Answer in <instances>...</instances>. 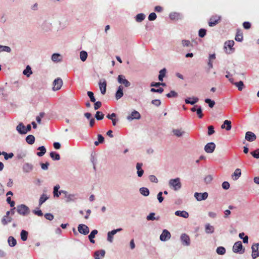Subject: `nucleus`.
I'll list each match as a JSON object with an SVG mask.
<instances>
[{"instance_id": "nucleus-1", "label": "nucleus", "mask_w": 259, "mask_h": 259, "mask_svg": "<svg viewBox=\"0 0 259 259\" xmlns=\"http://www.w3.org/2000/svg\"><path fill=\"white\" fill-rule=\"evenodd\" d=\"M169 185L170 187H172L175 191L179 190L181 188L180 179L177 178L170 180L169 181Z\"/></svg>"}, {"instance_id": "nucleus-2", "label": "nucleus", "mask_w": 259, "mask_h": 259, "mask_svg": "<svg viewBox=\"0 0 259 259\" xmlns=\"http://www.w3.org/2000/svg\"><path fill=\"white\" fill-rule=\"evenodd\" d=\"M18 213L22 215H26L30 212V210L28 207L24 204H21L17 206Z\"/></svg>"}, {"instance_id": "nucleus-3", "label": "nucleus", "mask_w": 259, "mask_h": 259, "mask_svg": "<svg viewBox=\"0 0 259 259\" xmlns=\"http://www.w3.org/2000/svg\"><path fill=\"white\" fill-rule=\"evenodd\" d=\"M233 251L235 253H243L244 252V249L243 248L242 244L241 241L235 243L233 246Z\"/></svg>"}, {"instance_id": "nucleus-4", "label": "nucleus", "mask_w": 259, "mask_h": 259, "mask_svg": "<svg viewBox=\"0 0 259 259\" xmlns=\"http://www.w3.org/2000/svg\"><path fill=\"white\" fill-rule=\"evenodd\" d=\"M234 45V41L233 40H228L225 42L224 44V49L226 50V52L228 54H230L234 51L233 48Z\"/></svg>"}, {"instance_id": "nucleus-5", "label": "nucleus", "mask_w": 259, "mask_h": 259, "mask_svg": "<svg viewBox=\"0 0 259 259\" xmlns=\"http://www.w3.org/2000/svg\"><path fill=\"white\" fill-rule=\"evenodd\" d=\"M221 21V17L218 15L212 16L209 19L208 25L213 27L217 25Z\"/></svg>"}, {"instance_id": "nucleus-6", "label": "nucleus", "mask_w": 259, "mask_h": 259, "mask_svg": "<svg viewBox=\"0 0 259 259\" xmlns=\"http://www.w3.org/2000/svg\"><path fill=\"white\" fill-rule=\"evenodd\" d=\"M63 85V81L62 79L60 77H58L55 79L53 82V90L54 91H58L59 90Z\"/></svg>"}, {"instance_id": "nucleus-7", "label": "nucleus", "mask_w": 259, "mask_h": 259, "mask_svg": "<svg viewBox=\"0 0 259 259\" xmlns=\"http://www.w3.org/2000/svg\"><path fill=\"white\" fill-rule=\"evenodd\" d=\"M118 82L123 84L125 87H129L131 85V83L125 78V76L123 75H119L117 78Z\"/></svg>"}, {"instance_id": "nucleus-8", "label": "nucleus", "mask_w": 259, "mask_h": 259, "mask_svg": "<svg viewBox=\"0 0 259 259\" xmlns=\"http://www.w3.org/2000/svg\"><path fill=\"white\" fill-rule=\"evenodd\" d=\"M215 148V145L213 142L207 143L204 147V150L208 153H212Z\"/></svg>"}, {"instance_id": "nucleus-9", "label": "nucleus", "mask_w": 259, "mask_h": 259, "mask_svg": "<svg viewBox=\"0 0 259 259\" xmlns=\"http://www.w3.org/2000/svg\"><path fill=\"white\" fill-rule=\"evenodd\" d=\"M258 243H255L252 245V257L253 259L256 258L259 256L258 249Z\"/></svg>"}, {"instance_id": "nucleus-10", "label": "nucleus", "mask_w": 259, "mask_h": 259, "mask_svg": "<svg viewBox=\"0 0 259 259\" xmlns=\"http://www.w3.org/2000/svg\"><path fill=\"white\" fill-rule=\"evenodd\" d=\"M78 230L80 233L84 235L88 234L90 231L89 227L83 224L79 225L78 227Z\"/></svg>"}, {"instance_id": "nucleus-11", "label": "nucleus", "mask_w": 259, "mask_h": 259, "mask_svg": "<svg viewBox=\"0 0 259 259\" xmlns=\"http://www.w3.org/2000/svg\"><path fill=\"white\" fill-rule=\"evenodd\" d=\"M194 196L198 201H201L205 200L208 197V194L207 192L202 193L196 192L194 194Z\"/></svg>"}, {"instance_id": "nucleus-12", "label": "nucleus", "mask_w": 259, "mask_h": 259, "mask_svg": "<svg viewBox=\"0 0 259 259\" xmlns=\"http://www.w3.org/2000/svg\"><path fill=\"white\" fill-rule=\"evenodd\" d=\"M141 118L140 114L137 111L134 110L130 115L127 117L128 120H132L134 119H139Z\"/></svg>"}, {"instance_id": "nucleus-13", "label": "nucleus", "mask_w": 259, "mask_h": 259, "mask_svg": "<svg viewBox=\"0 0 259 259\" xmlns=\"http://www.w3.org/2000/svg\"><path fill=\"white\" fill-rule=\"evenodd\" d=\"M170 237V233L167 230H164L160 236V239L162 241H165L169 239Z\"/></svg>"}, {"instance_id": "nucleus-14", "label": "nucleus", "mask_w": 259, "mask_h": 259, "mask_svg": "<svg viewBox=\"0 0 259 259\" xmlns=\"http://www.w3.org/2000/svg\"><path fill=\"white\" fill-rule=\"evenodd\" d=\"M181 240L182 244L185 246H188L190 244V240L188 235L183 234L181 236Z\"/></svg>"}, {"instance_id": "nucleus-15", "label": "nucleus", "mask_w": 259, "mask_h": 259, "mask_svg": "<svg viewBox=\"0 0 259 259\" xmlns=\"http://www.w3.org/2000/svg\"><path fill=\"white\" fill-rule=\"evenodd\" d=\"M245 139L249 142H252L255 140L256 137L255 135L251 132H247L245 134Z\"/></svg>"}, {"instance_id": "nucleus-16", "label": "nucleus", "mask_w": 259, "mask_h": 259, "mask_svg": "<svg viewBox=\"0 0 259 259\" xmlns=\"http://www.w3.org/2000/svg\"><path fill=\"white\" fill-rule=\"evenodd\" d=\"M16 130L20 134H25L27 131L25 130V126L22 123H20L16 127Z\"/></svg>"}, {"instance_id": "nucleus-17", "label": "nucleus", "mask_w": 259, "mask_h": 259, "mask_svg": "<svg viewBox=\"0 0 259 259\" xmlns=\"http://www.w3.org/2000/svg\"><path fill=\"white\" fill-rule=\"evenodd\" d=\"M221 128H225L227 131H230L231 129V122L228 120H225L223 124L221 125Z\"/></svg>"}, {"instance_id": "nucleus-18", "label": "nucleus", "mask_w": 259, "mask_h": 259, "mask_svg": "<svg viewBox=\"0 0 259 259\" xmlns=\"http://www.w3.org/2000/svg\"><path fill=\"white\" fill-rule=\"evenodd\" d=\"M241 175V171L239 168H237L232 175V178L233 180H237Z\"/></svg>"}, {"instance_id": "nucleus-19", "label": "nucleus", "mask_w": 259, "mask_h": 259, "mask_svg": "<svg viewBox=\"0 0 259 259\" xmlns=\"http://www.w3.org/2000/svg\"><path fill=\"white\" fill-rule=\"evenodd\" d=\"M123 95V87L122 85H119L115 94L116 99L118 100L120 99Z\"/></svg>"}, {"instance_id": "nucleus-20", "label": "nucleus", "mask_w": 259, "mask_h": 259, "mask_svg": "<svg viewBox=\"0 0 259 259\" xmlns=\"http://www.w3.org/2000/svg\"><path fill=\"white\" fill-rule=\"evenodd\" d=\"M175 214L177 216L181 217L186 219L189 217V213L185 210H177L175 212Z\"/></svg>"}, {"instance_id": "nucleus-21", "label": "nucleus", "mask_w": 259, "mask_h": 259, "mask_svg": "<svg viewBox=\"0 0 259 259\" xmlns=\"http://www.w3.org/2000/svg\"><path fill=\"white\" fill-rule=\"evenodd\" d=\"M143 164L142 163H137L136 164V168L137 169V174L138 177H141L143 176L144 170L142 169Z\"/></svg>"}, {"instance_id": "nucleus-22", "label": "nucleus", "mask_w": 259, "mask_h": 259, "mask_svg": "<svg viewBox=\"0 0 259 259\" xmlns=\"http://www.w3.org/2000/svg\"><path fill=\"white\" fill-rule=\"evenodd\" d=\"M243 33L240 29H238L235 36V40L237 41H242L243 40Z\"/></svg>"}, {"instance_id": "nucleus-23", "label": "nucleus", "mask_w": 259, "mask_h": 259, "mask_svg": "<svg viewBox=\"0 0 259 259\" xmlns=\"http://www.w3.org/2000/svg\"><path fill=\"white\" fill-rule=\"evenodd\" d=\"M105 254V251L104 250H100L95 252V259H100L104 257Z\"/></svg>"}, {"instance_id": "nucleus-24", "label": "nucleus", "mask_w": 259, "mask_h": 259, "mask_svg": "<svg viewBox=\"0 0 259 259\" xmlns=\"http://www.w3.org/2000/svg\"><path fill=\"white\" fill-rule=\"evenodd\" d=\"M199 99L197 97H193L192 98H189L185 99V103L186 104H190L194 105L198 101Z\"/></svg>"}, {"instance_id": "nucleus-25", "label": "nucleus", "mask_w": 259, "mask_h": 259, "mask_svg": "<svg viewBox=\"0 0 259 259\" xmlns=\"http://www.w3.org/2000/svg\"><path fill=\"white\" fill-rule=\"evenodd\" d=\"M100 89L101 93L103 95H104L106 91V80H104L103 82H100L99 83Z\"/></svg>"}, {"instance_id": "nucleus-26", "label": "nucleus", "mask_w": 259, "mask_h": 259, "mask_svg": "<svg viewBox=\"0 0 259 259\" xmlns=\"http://www.w3.org/2000/svg\"><path fill=\"white\" fill-rule=\"evenodd\" d=\"M23 169L24 172H29L33 169V165L31 164L26 163L24 164Z\"/></svg>"}, {"instance_id": "nucleus-27", "label": "nucleus", "mask_w": 259, "mask_h": 259, "mask_svg": "<svg viewBox=\"0 0 259 259\" xmlns=\"http://www.w3.org/2000/svg\"><path fill=\"white\" fill-rule=\"evenodd\" d=\"M97 233H98V231L97 230H94L91 232V233L89 235V238L91 243H95V240H94V238H95V235L96 234H97Z\"/></svg>"}, {"instance_id": "nucleus-28", "label": "nucleus", "mask_w": 259, "mask_h": 259, "mask_svg": "<svg viewBox=\"0 0 259 259\" xmlns=\"http://www.w3.org/2000/svg\"><path fill=\"white\" fill-rule=\"evenodd\" d=\"M60 186L59 185H57L54 187L53 194L55 197H58L59 195L61 194V193L63 192V191L58 192V190Z\"/></svg>"}, {"instance_id": "nucleus-29", "label": "nucleus", "mask_w": 259, "mask_h": 259, "mask_svg": "<svg viewBox=\"0 0 259 259\" xmlns=\"http://www.w3.org/2000/svg\"><path fill=\"white\" fill-rule=\"evenodd\" d=\"M35 138L33 135H28L26 138V142L29 144H33L34 143Z\"/></svg>"}, {"instance_id": "nucleus-30", "label": "nucleus", "mask_w": 259, "mask_h": 259, "mask_svg": "<svg viewBox=\"0 0 259 259\" xmlns=\"http://www.w3.org/2000/svg\"><path fill=\"white\" fill-rule=\"evenodd\" d=\"M8 243L10 246L13 247L16 245V240L12 236H10L8 238Z\"/></svg>"}, {"instance_id": "nucleus-31", "label": "nucleus", "mask_w": 259, "mask_h": 259, "mask_svg": "<svg viewBox=\"0 0 259 259\" xmlns=\"http://www.w3.org/2000/svg\"><path fill=\"white\" fill-rule=\"evenodd\" d=\"M205 232L206 233H212L214 232V228L213 226H210L209 224L205 225Z\"/></svg>"}, {"instance_id": "nucleus-32", "label": "nucleus", "mask_w": 259, "mask_h": 259, "mask_svg": "<svg viewBox=\"0 0 259 259\" xmlns=\"http://www.w3.org/2000/svg\"><path fill=\"white\" fill-rule=\"evenodd\" d=\"M12 221V218L10 217L9 216H4L2 220V223L3 225H6L8 223L11 222Z\"/></svg>"}, {"instance_id": "nucleus-33", "label": "nucleus", "mask_w": 259, "mask_h": 259, "mask_svg": "<svg viewBox=\"0 0 259 259\" xmlns=\"http://www.w3.org/2000/svg\"><path fill=\"white\" fill-rule=\"evenodd\" d=\"M50 157L54 160H59L60 159V155L55 152H51Z\"/></svg>"}, {"instance_id": "nucleus-34", "label": "nucleus", "mask_w": 259, "mask_h": 259, "mask_svg": "<svg viewBox=\"0 0 259 259\" xmlns=\"http://www.w3.org/2000/svg\"><path fill=\"white\" fill-rule=\"evenodd\" d=\"M38 150H40V152H37V155L39 157L42 156L46 152V150L44 146L39 147Z\"/></svg>"}, {"instance_id": "nucleus-35", "label": "nucleus", "mask_w": 259, "mask_h": 259, "mask_svg": "<svg viewBox=\"0 0 259 259\" xmlns=\"http://www.w3.org/2000/svg\"><path fill=\"white\" fill-rule=\"evenodd\" d=\"M140 192L141 194L145 196H147L149 194V191L148 189L145 187H142L140 189Z\"/></svg>"}, {"instance_id": "nucleus-36", "label": "nucleus", "mask_w": 259, "mask_h": 259, "mask_svg": "<svg viewBox=\"0 0 259 259\" xmlns=\"http://www.w3.org/2000/svg\"><path fill=\"white\" fill-rule=\"evenodd\" d=\"M23 73L24 75H26L27 77H29L32 73L31 67L28 65L26 69L23 71Z\"/></svg>"}, {"instance_id": "nucleus-37", "label": "nucleus", "mask_w": 259, "mask_h": 259, "mask_svg": "<svg viewBox=\"0 0 259 259\" xmlns=\"http://www.w3.org/2000/svg\"><path fill=\"white\" fill-rule=\"evenodd\" d=\"M48 198L49 197L47 196L46 194H43L40 197L39 200V205L40 206L42 205Z\"/></svg>"}, {"instance_id": "nucleus-38", "label": "nucleus", "mask_w": 259, "mask_h": 259, "mask_svg": "<svg viewBox=\"0 0 259 259\" xmlns=\"http://www.w3.org/2000/svg\"><path fill=\"white\" fill-rule=\"evenodd\" d=\"M28 234V233L26 231L24 230H22L21 232V239L24 241H26L27 239Z\"/></svg>"}, {"instance_id": "nucleus-39", "label": "nucleus", "mask_w": 259, "mask_h": 259, "mask_svg": "<svg viewBox=\"0 0 259 259\" xmlns=\"http://www.w3.org/2000/svg\"><path fill=\"white\" fill-rule=\"evenodd\" d=\"M88 54L87 52L82 51L80 52V58L83 62L85 61L87 58Z\"/></svg>"}, {"instance_id": "nucleus-40", "label": "nucleus", "mask_w": 259, "mask_h": 259, "mask_svg": "<svg viewBox=\"0 0 259 259\" xmlns=\"http://www.w3.org/2000/svg\"><path fill=\"white\" fill-rule=\"evenodd\" d=\"M165 73H166V69L165 68H163V69H161L159 71V76H158V79H159V80L160 81H162L163 80V78L165 75Z\"/></svg>"}, {"instance_id": "nucleus-41", "label": "nucleus", "mask_w": 259, "mask_h": 259, "mask_svg": "<svg viewBox=\"0 0 259 259\" xmlns=\"http://www.w3.org/2000/svg\"><path fill=\"white\" fill-rule=\"evenodd\" d=\"M145 18V16L144 14L140 13L138 14L136 17V20L137 22H142Z\"/></svg>"}, {"instance_id": "nucleus-42", "label": "nucleus", "mask_w": 259, "mask_h": 259, "mask_svg": "<svg viewBox=\"0 0 259 259\" xmlns=\"http://www.w3.org/2000/svg\"><path fill=\"white\" fill-rule=\"evenodd\" d=\"M234 84L237 87L238 90L240 91H242L244 87V84L242 81L236 82Z\"/></svg>"}, {"instance_id": "nucleus-43", "label": "nucleus", "mask_w": 259, "mask_h": 259, "mask_svg": "<svg viewBox=\"0 0 259 259\" xmlns=\"http://www.w3.org/2000/svg\"><path fill=\"white\" fill-rule=\"evenodd\" d=\"M217 252L219 254L223 255L226 252V249L224 247L220 246L217 248Z\"/></svg>"}, {"instance_id": "nucleus-44", "label": "nucleus", "mask_w": 259, "mask_h": 259, "mask_svg": "<svg viewBox=\"0 0 259 259\" xmlns=\"http://www.w3.org/2000/svg\"><path fill=\"white\" fill-rule=\"evenodd\" d=\"M2 155L4 156L5 160H8L9 158H12L14 156V154L13 153H10L8 154L6 152H2Z\"/></svg>"}, {"instance_id": "nucleus-45", "label": "nucleus", "mask_w": 259, "mask_h": 259, "mask_svg": "<svg viewBox=\"0 0 259 259\" xmlns=\"http://www.w3.org/2000/svg\"><path fill=\"white\" fill-rule=\"evenodd\" d=\"M172 132L175 135L179 137L183 135L184 132L182 131L181 130L176 129L172 131Z\"/></svg>"}, {"instance_id": "nucleus-46", "label": "nucleus", "mask_w": 259, "mask_h": 259, "mask_svg": "<svg viewBox=\"0 0 259 259\" xmlns=\"http://www.w3.org/2000/svg\"><path fill=\"white\" fill-rule=\"evenodd\" d=\"M11 51V49L9 47L0 45V52H7L10 53Z\"/></svg>"}, {"instance_id": "nucleus-47", "label": "nucleus", "mask_w": 259, "mask_h": 259, "mask_svg": "<svg viewBox=\"0 0 259 259\" xmlns=\"http://www.w3.org/2000/svg\"><path fill=\"white\" fill-rule=\"evenodd\" d=\"M52 60L54 62L60 61L61 60L60 54H54L52 56Z\"/></svg>"}, {"instance_id": "nucleus-48", "label": "nucleus", "mask_w": 259, "mask_h": 259, "mask_svg": "<svg viewBox=\"0 0 259 259\" xmlns=\"http://www.w3.org/2000/svg\"><path fill=\"white\" fill-rule=\"evenodd\" d=\"M104 114H103L100 111H97L96 112V115H95V117L98 120L103 119V118H104Z\"/></svg>"}, {"instance_id": "nucleus-49", "label": "nucleus", "mask_w": 259, "mask_h": 259, "mask_svg": "<svg viewBox=\"0 0 259 259\" xmlns=\"http://www.w3.org/2000/svg\"><path fill=\"white\" fill-rule=\"evenodd\" d=\"M250 154L254 158L256 159L259 158V149H257L256 150L251 152Z\"/></svg>"}, {"instance_id": "nucleus-50", "label": "nucleus", "mask_w": 259, "mask_h": 259, "mask_svg": "<svg viewBox=\"0 0 259 259\" xmlns=\"http://www.w3.org/2000/svg\"><path fill=\"white\" fill-rule=\"evenodd\" d=\"M205 102L206 103L208 104V106L210 108H212L214 106V105H215L214 101H212V100H211V99H206L205 100Z\"/></svg>"}, {"instance_id": "nucleus-51", "label": "nucleus", "mask_w": 259, "mask_h": 259, "mask_svg": "<svg viewBox=\"0 0 259 259\" xmlns=\"http://www.w3.org/2000/svg\"><path fill=\"white\" fill-rule=\"evenodd\" d=\"M178 96V94L174 91H171L169 93L166 94V97L168 98L176 97Z\"/></svg>"}, {"instance_id": "nucleus-52", "label": "nucleus", "mask_w": 259, "mask_h": 259, "mask_svg": "<svg viewBox=\"0 0 259 259\" xmlns=\"http://www.w3.org/2000/svg\"><path fill=\"white\" fill-rule=\"evenodd\" d=\"M87 94L90 98L91 101L92 102H95L96 99L94 97L93 93L91 91H88Z\"/></svg>"}, {"instance_id": "nucleus-53", "label": "nucleus", "mask_w": 259, "mask_h": 259, "mask_svg": "<svg viewBox=\"0 0 259 259\" xmlns=\"http://www.w3.org/2000/svg\"><path fill=\"white\" fill-rule=\"evenodd\" d=\"M206 30L205 29L201 28L199 30V36L200 37H203L206 35Z\"/></svg>"}, {"instance_id": "nucleus-54", "label": "nucleus", "mask_w": 259, "mask_h": 259, "mask_svg": "<svg viewBox=\"0 0 259 259\" xmlns=\"http://www.w3.org/2000/svg\"><path fill=\"white\" fill-rule=\"evenodd\" d=\"M214 127L212 125H209L208 127V135L210 136L214 133Z\"/></svg>"}, {"instance_id": "nucleus-55", "label": "nucleus", "mask_w": 259, "mask_h": 259, "mask_svg": "<svg viewBox=\"0 0 259 259\" xmlns=\"http://www.w3.org/2000/svg\"><path fill=\"white\" fill-rule=\"evenodd\" d=\"M196 113L199 118H202L203 117V114L202 113V111L201 107H199L198 109H197Z\"/></svg>"}, {"instance_id": "nucleus-56", "label": "nucleus", "mask_w": 259, "mask_h": 259, "mask_svg": "<svg viewBox=\"0 0 259 259\" xmlns=\"http://www.w3.org/2000/svg\"><path fill=\"white\" fill-rule=\"evenodd\" d=\"M157 16L155 13H151L148 16V19L149 21H153L156 19Z\"/></svg>"}, {"instance_id": "nucleus-57", "label": "nucleus", "mask_w": 259, "mask_h": 259, "mask_svg": "<svg viewBox=\"0 0 259 259\" xmlns=\"http://www.w3.org/2000/svg\"><path fill=\"white\" fill-rule=\"evenodd\" d=\"M163 91H164L163 89H162L161 88H160L158 89H156L155 88H151L150 90V91L151 92H153V93L156 92V93H162L163 92Z\"/></svg>"}, {"instance_id": "nucleus-58", "label": "nucleus", "mask_w": 259, "mask_h": 259, "mask_svg": "<svg viewBox=\"0 0 259 259\" xmlns=\"http://www.w3.org/2000/svg\"><path fill=\"white\" fill-rule=\"evenodd\" d=\"M45 217L47 220L52 221L54 219V215L50 213H47L45 214Z\"/></svg>"}, {"instance_id": "nucleus-59", "label": "nucleus", "mask_w": 259, "mask_h": 259, "mask_svg": "<svg viewBox=\"0 0 259 259\" xmlns=\"http://www.w3.org/2000/svg\"><path fill=\"white\" fill-rule=\"evenodd\" d=\"M212 180V177L211 175H208L204 178V181L207 183H209Z\"/></svg>"}, {"instance_id": "nucleus-60", "label": "nucleus", "mask_w": 259, "mask_h": 259, "mask_svg": "<svg viewBox=\"0 0 259 259\" xmlns=\"http://www.w3.org/2000/svg\"><path fill=\"white\" fill-rule=\"evenodd\" d=\"M152 104L156 106H159L161 104V101L160 100L158 99H155L152 101Z\"/></svg>"}, {"instance_id": "nucleus-61", "label": "nucleus", "mask_w": 259, "mask_h": 259, "mask_svg": "<svg viewBox=\"0 0 259 259\" xmlns=\"http://www.w3.org/2000/svg\"><path fill=\"white\" fill-rule=\"evenodd\" d=\"M222 187L225 190H227L230 187V184L228 182H224L222 184Z\"/></svg>"}, {"instance_id": "nucleus-62", "label": "nucleus", "mask_w": 259, "mask_h": 259, "mask_svg": "<svg viewBox=\"0 0 259 259\" xmlns=\"http://www.w3.org/2000/svg\"><path fill=\"white\" fill-rule=\"evenodd\" d=\"M102 106V103L100 101H97L95 102L94 104V108L95 110H97L99 109Z\"/></svg>"}, {"instance_id": "nucleus-63", "label": "nucleus", "mask_w": 259, "mask_h": 259, "mask_svg": "<svg viewBox=\"0 0 259 259\" xmlns=\"http://www.w3.org/2000/svg\"><path fill=\"white\" fill-rule=\"evenodd\" d=\"M243 27L246 29H248L250 28L251 27V24L249 22H244L243 23Z\"/></svg>"}, {"instance_id": "nucleus-64", "label": "nucleus", "mask_w": 259, "mask_h": 259, "mask_svg": "<svg viewBox=\"0 0 259 259\" xmlns=\"http://www.w3.org/2000/svg\"><path fill=\"white\" fill-rule=\"evenodd\" d=\"M149 180L152 182H154V183L158 182L157 179L156 178V177L155 176H154L153 175H151L149 176Z\"/></svg>"}]
</instances>
